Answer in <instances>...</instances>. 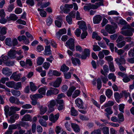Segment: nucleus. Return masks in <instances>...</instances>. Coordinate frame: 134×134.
Listing matches in <instances>:
<instances>
[{"label": "nucleus", "mask_w": 134, "mask_h": 134, "mask_svg": "<svg viewBox=\"0 0 134 134\" xmlns=\"http://www.w3.org/2000/svg\"><path fill=\"white\" fill-rule=\"evenodd\" d=\"M65 45L66 46H68L70 49L72 51L75 50L74 40L72 38L69 39L66 42Z\"/></svg>", "instance_id": "f257e3e1"}, {"label": "nucleus", "mask_w": 134, "mask_h": 134, "mask_svg": "<svg viewBox=\"0 0 134 134\" xmlns=\"http://www.w3.org/2000/svg\"><path fill=\"white\" fill-rule=\"evenodd\" d=\"M134 31L133 28L130 27L128 29L126 30L121 31V33L126 36H131L133 35L132 31Z\"/></svg>", "instance_id": "f03ea898"}, {"label": "nucleus", "mask_w": 134, "mask_h": 134, "mask_svg": "<svg viewBox=\"0 0 134 134\" xmlns=\"http://www.w3.org/2000/svg\"><path fill=\"white\" fill-rule=\"evenodd\" d=\"M59 92V90L57 88L51 87L50 89L48 90L46 95L47 96H51L53 94H56Z\"/></svg>", "instance_id": "7ed1b4c3"}, {"label": "nucleus", "mask_w": 134, "mask_h": 134, "mask_svg": "<svg viewBox=\"0 0 134 134\" xmlns=\"http://www.w3.org/2000/svg\"><path fill=\"white\" fill-rule=\"evenodd\" d=\"M62 82V78L60 77H59L55 81L50 83V84L51 86L54 87H58L60 86Z\"/></svg>", "instance_id": "20e7f679"}, {"label": "nucleus", "mask_w": 134, "mask_h": 134, "mask_svg": "<svg viewBox=\"0 0 134 134\" xmlns=\"http://www.w3.org/2000/svg\"><path fill=\"white\" fill-rule=\"evenodd\" d=\"M86 5L83 7V9L85 11H89L92 9H95L98 8V6L91 3L87 4Z\"/></svg>", "instance_id": "39448f33"}, {"label": "nucleus", "mask_w": 134, "mask_h": 134, "mask_svg": "<svg viewBox=\"0 0 134 134\" xmlns=\"http://www.w3.org/2000/svg\"><path fill=\"white\" fill-rule=\"evenodd\" d=\"M115 61L118 65H124L126 63V60L124 57L120 56L119 58L115 59Z\"/></svg>", "instance_id": "423d86ee"}, {"label": "nucleus", "mask_w": 134, "mask_h": 134, "mask_svg": "<svg viewBox=\"0 0 134 134\" xmlns=\"http://www.w3.org/2000/svg\"><path fill=\"white\" fill-rule=\"evenodd\" d=\"M59 116V114L58 113L55 115L53 114H51L49 116V120L52 122L55 123L58 120Z\"/></svg>", "instance_id": "0eeeda50"}, {"label": "nucleus", "mask_w": 134, "mask_h": 134, "mask_svg": "<svg viewBox=\"0 0 134 134\" xmlns=\"http://www.w3.org/2000/svg\"><path fill=\"white\" fill-rule=\"evenodd\" d=\"M56 104V101L54 100H52L50 101L49 104H48V106L49 108L48 111L51 112L54 110V107Z\"/></svg>", "instance_id": "6e6552de"}, {"label": "nucleus", "mask_w": 134, "mask_h": 134, "mask_svg": "<svg viewBox=\"0 0 134 134\" xmlns=\"http://www.w3.org/2000/svg\"><path fill=\"white\" fill-rule=\"evenodd\" d=\"M111 25H109V34H113L115 32V29L117 27V24L113 22H111Z\"/></svg>", "instance_id": "1a4fd4ad"}, {"label": "nucleus", "mask_w": 134, "mask_h": 134, "mask_svg": "<svg viewBox=\"0 0 134 134\" xmlns=\"http://www.w3.org/2000/svg\"><path fill=\"white\" fill-rule=\"evenodd\" d=\"M76 104L78 108L80 109H82L84 108L82 101L80 98H78L75 100Z\"/></svg>", "instance_id": "9d476101"}, {"label": "nucleus", "mask_w": 134, "mask_h": 134, "mask_svg": "<svg viewBox=\"0 0 134 134\" xmlns=\"http://www.w3.org/2000/svg\"><path fill=\"white\" fill-rule=\"evenodd\" d=\"M78 24L79 25V28L82 29L83 31H85L87 29V27L86 23L83 21H78Z\"/></svg>", "instance_id": "9b49d317"}, {"label": "nucleus", "mask_w": 134, "mask_h": 134, "mask_svg": "<svg viewBox=\"0 0 134 134\" xmlns=\"http://www.w3.org/2000/svg\"><path fill=\"white\" fill-rule=\"evenodd\" d=\"M109 102H108L106 103L103 105L101 107V109H104L105 108H107L105 110V111L106 113H105V115L108 118H109Z\"/></svg>", "instance_id": "f8f14e48"}, {"label": "nucleus", "mask_w": 134, "mask_h": 134, "mask_svg": "<svg viewBox=\"0 0 134 134\" xmlns=\"http://www.w3.org/2000/svg\"><path fill=\"white\" fill-rule=\"evenodd\" d=\"M2 73L7 76H10L12 74V72L10 70L8 67H5L2 69Z\"/></svg>", "instance_id": "ddd939ff"}, {"label": "nucleus", "mask_w": 134, "mask_h": 134, "mask_svg": "<svg viewBox=\"0 0 134 134\" xmlns=\"http://www.w3.org/2000/svg\"><path fill=\"white\" fill-rule=\"evenodd\" d=\"M16 51L13 49H11L8 53V56L11 59H14L16 57Z\"/></svg>", "instance_id": "4468645a"}, {"label": "nucleus", "mask_w": 134, "mask_h": 134, "mask_svg": "<svg viewBox=\"0 0 134 134\" xmlns=\"http://www.w3.org/2000/svg\"><path fill=\"white\" fill-rule=\"evenodd\" d=\"M20 74H17L16 72H15L12 74L10 78L13 79L15 81H18L20 78Z\"/></svg>", "instance_id": "2eb2a0df"}, {"label": "nucleus", "mask_w": 134, "mask_h": 134, "mask_svg": "<svg viewBox=\"0 0 134 134\" xmlns=\"http://www.w3.org/2000/svg\"><path fill=\"white\" fill-rule=\"evenodd\" d=\"M102 19V17L100 15H96L93 18V22L94 24H98L100 23Z\"/></svg>", "instance_id": "dca6fc26"}, {"label": "nucleus", "mask_w": 134, "mask_h": 134, "mask_svg": "<svg viewBox=\"0 0 134 134\" xmlns=\"http://www.w3.org/2000/svg\"><path fill=\"white\" fill-rule=\"evenodd\" d=\"M103 69L105 72H104L102 69L100 71L101 73L105 76H107L108 74L106 72H108L109 69L108 66L107 65H104L103 67Z\"/></svg>", "instance_id": "f3484780"}, {"label": "nucleus", "mask_w": 134, "mask_h": 134, "mask_svg": "<svg viewBox=\"0 0 134 134\" xmlns=\"http://www.w3.org/2000/svg\"><path fill=\"white\" fill-rule=\"evenodd\" d=\"M71 126L75 132H78L80 131V127L77 124L74 123H71Z\"/></svg>", "instance_id": "a211bd4d"}, {"label": "nucleus", "mask_w": 134, "mask_h": 134, "mask_svg": "<svg viewBox=\"0 0 134 134\" xmlns=\"http://www.w3.org/2000/svg\"><path fill=\"white\" fill-rule=\"evenodd\" d=\"M18 18L14 14H11L9 17H7V20L8 21L15 20Z\"/></svg>", "instance_id": "6ab92c4d"}, {"label": "nucleus", "mask_w": 134, "mask_h": 134, "mask_svg": "<svg viewBox=\"0 0 134 134\" xmlns=\"http://www.w3.org/2000/svg\"><path fill=\"white\" fill-rule=\"evenodd\" d=\"M76 89V87L74 86H72L70 87L67 92V96L69 97L71 96L74 91Z\"/></svg>", "instance_id": "aec40b11"}, {"label": "nucleus", "mask_w": 134, "mask_h": 134, "mask_svg": "<svg viewBox=\"0 0 134 134\" xmlns=\"http://www.w3.org/2000/svg\"><path fill=\"white\" fill-rule=\"evenodd\" d=\"M31 117L30 115L26 114L21 119L22 121H29L31 120Z\"/></svg>", "instance_id": "412c9836"}, {"label": "nucleus", "mask_w": 134, "mask_h": 134, "mask_svg": "<svg viewBox=\"0 0 134 134\" xmlns=\"http://www.w3.org/2000/svg\"><path fill=\"white\" fill-rule=\"evenodd\" d=\"M71 60L72 63L74 65H76L77 64L79 65L80 64V60L77 58H71Z\"/></svg>", "instance_id": "4be33fe9"}, {"label": "nucleus", "mask_w": 134, "mask_h": 134, "mask_svg": "<svg viewBox=\"0 0 134 134\" xmlns=\"http://www.w3.org/2000/svg\"><path fill=\"white\" fill-rule=\"evenodd\" d=\"M50 49L51 46H45L44 50L45 55H50L51 54L52 51Z\"/></svg>", "instance_id": "5701e85b"}, {"label": "nucleus", "mask_w": 134, "mask_h": 134, "mask_svg": "<svg viewBox=\"0 0 134 134\" xmlns=\"http://www.w3.org/2000/svg\"><path fill=\"white\" fill-rule=\"evenodd\" d=\"M118 122L119 123L124 121V118L122 113H120L118 114Z\"/></svg>", "instance_id": "b1692460"}, {"label": "nucleus", "mask_w": 134, "mask_h": 134, "mask_svg": "<svg viewBox=\"0 0 134 134\" xmlns=\"http://www.w3.org/2000/svg\"><path fill=\"white\" fill-rule=\"evenodd\" d=\"M20 126L19 124H17L15 125V124H13L9 125L8 127V129L10 131H12V130L15 129L17 128L18 127H19Z\"/></svg>", "instance_id": "393cba45"}, {"label": "nucleus", "mask_w": 134, "mask_h": 134, "mask_svg": "<svg viewBox=\"0 0 134 134\" xmlns=\"http://www.w3.org/2000/svg\"><path fill=\"white\" fill-rule=\"evenodd\" d=\"M105 30L107 31H106L104 30H101V32L102 33L103 35L104 36L108 35V33L109 32V25H107L105 26Z\"/></svg>", "instance_id": "a878e982"}, {"label": "nucleus", "mask_w": 134, "mask_h": 134, "mask_svg": "<svg viewBox=\"0 0 134 134\" xmlns=\"http://www.w3.org/2000/svg\"><path fill=\"white\" fill-rule=\"evenodd\" d=\"M122 94L121 92L119 94L118 92H116L114 94V97L115 98L117 101L118 102V100H119V99H121L122 97Z\"/></svg>", "instance_id": "bb28decb"}, {"label": "nucleus", "mask_w": 134, "mask_h": 134, "mask_svg": "<svg viewBox=\"0 0 134 134\" xmlns=\"http://www.w3.org/2000/svg\"><path fill=\"white\" fill-rule=\"evenodd\" d=\"M121 94H122V97L124 96L125 97V100H127V98L129 96V97L131 96L130 93L127 92L126 91H122Z\"/></svg>", "instance_id": "cd10ccee"}, {"label": "nucleus", "mask_w": 134, "mask_h": 134, "mask_svg": "<svg viewBox=\"0 0 134 134\" xmlns=\"http://www.w3.org/2000/svg\"><path fill=\"white\" fill-rule=\"evenodd\" d=\"M7 30V28L5 27H0V34L2 35H5Z\"/></svg>", "instance_id": "c85d7f7f"}, {"label": "nucleus", "mask_w": 134, "mask_h": 134, "mask_svg": "<svg viewBox=\"0 0 134 134\" xmlns=\"http://www.w3.org/2000/svg\"><path fill=\"white\" fill-rule=\"evenodd\" d=\"M69 70V68L64 64L61 67L60 70L64 72L67 71Z\"/></svg>", "instance_id": "c756f323"}, {"label": "nucleus", "mask_w": 134, "mask_h": 134, "mask_svg": "<svg viewBox=\"0 0 134 134\" xmlns=\"http://www.w3.org/2000/svg\"><path fill=\"white\" fill-rule=\"evenodd\" d=\"M47 88L46 87L40 88L38 91V92L42 95H44L46 94V90Z\"/></svg>", "instance_id": "7c9ffc66"}, {"label": "nucleus", "mask_w": 134, "mask_h": 134, "mask_svg": "<svg viewBox=\"0 0 134 134\" xmlns=\"http://www.w3.org/2000/svg\"><path fill=\"white\" fill-rule=\"evenodd\" d=\"M44 59L42 57H38L37 58V64L38 65H41L44 62Z\"/></svg>", "instance_id": "2f4dec72"}, {"label": "nucleus", "mask_w": 134, "mask_h": 134, "mask_svg": "<svg viewBox=\"0 0 134 134\" xmlns=\"http://www.w3.org/2000/svg\"><path fill=\"white\" fill-rule=\"evenodd\" d=\"M5 43L6 45L9 46H12V41L10 38H7L5 40Z\"/></svg>", "instance_id": "473e14b6"}, {"label": "nucleus", "mask_w": 134, "mask_h": 134, "mask_svg": "<svg viewBox=\"0 0 134 134\" xmlns=\"http://www.w3.org/2000/svg\"><path fill=\"white\" fill-rule=\"evenodd\" d=\"M38 10L40 11V15L42 17H45L46 16L47 13L46 12L44 11L43 9L38 8Z\"/></svg>", "instance_id": "72a5a7b5"}, {"label": "nucleus", "mask_w": 134, "mask_h": 134, "mask_svg": "<svg viewBox=\"0 0 134 134\" xmlns=\"http://www.w3.org/2000/svg\"><path fill=\"white\" fill-rule=\"evenodd\" d=\"M14 83L15 82L13 81H10L6 82L5 84L9 87L14 88Z\"/></svg>", "instance_id": "f704fd0d"}, {"label": "nucleus", "mask_w": 134, "mask_h": 134, "mask_svg": "<svg viewBox=\"0 0 134 134\" xmlns=\"http://www.w3.org/2000/svg\"><path fill=\"white\" fill-rule=\"evenodd\" d=\"M22 85L21 82H17L16 84L14 83V88L16 90H19L21 88Z\"/></svg>", "instance_id": "c9c22d12"}, {"label": "nucleus", "mask_w": 134, "mask_h": 134, "mask_svg": "<svg viewBox=\"0 0 134 134\" xmlns=\"http://www.w3.org/2000/svg\"><path fill=\"white\" fill-rule=\"evenodd\" d=\"M11 91L12 94L14 96H19L21 94L20 92L19 91H16L12 89Z\"/></svg>", "instance_id": "e433bc0d"}, {"label": "nucleus", "mask_w": 134, "mask_h": 134, "mask_svg": "<svg viewBox=\"0 0 134 134\" xmlns=\"http://www.w3.org/2000/svg\"><path fill=\"white\" fill-rule=\"evenodd\" d=\"M71 114L75 116H76L78 115L77 111L73 107L71 108Z\"/></svg>", "instance_id": "4c0bfd02"}, {"label": "nucleus", "mask_w": 134, "mask_h": 134, "mask_svg": "<svg viewBox=\"0 0 134 134\" xmlns=\"http://www.w3.org/2000/svg\"><path fill=\"white\" fill-rule=\"evenodd\" d=\"M103 0H91V2L92 3H94L96 1H100V2H99L96 3V5L97 6H98L99 7L100 5H103Z\"/></svg>", "instance_id": "58836bf2"}, {"label": "nucleus", "mask_w": 134, "mask_h": 134, "mask_svg": "<svg viewBox=\"0 0 134 134\" xmlns=\"http://www.w3.org/2000/svg\"><path fill=\"white\" fill-rule=\"evenodd\" d=\"M32 112V110H29L23 109L20 112V114L21 115H23L26 113H31Z\"/></svg>", "instance_id": "ea45409f"}, {"label": "nucleus", "mask_w": 134, "mask_h": 134, "mask_svg": "<svg viewBox=\"0 0 134 134\" xmlns=\"http://www.w3.org/2000/svg\"><path fill=\"white\" fill-rule=\"evenodd\" d=\"M19 125L20 126H21L22 127H25L26 128H27L29 126L28 122L22 121L20 122Z\"/></svg>", "instance_id": "a19ab883"}, {"label": "nucleus", "mask_w": 134, "mask_h": 134, "mask_svg": "<svg viewBox=\"0 0 134 134\" xmlns=\"http://www.w3.org/2000/svg\"><path fill=\"white\" fill-rule=\"evenodd\" d=\"M30 88L32 91H35L37 89V86L34 85V84L32 82H30Z\"/></svg>", "instance_id": "79ce46f5"}, {"label": "nucleus", "mask_w": 134, "mask_h": 134, "mask_svg": "<svg viewBox=\"0 0 134 134\" xmlns=\"http://www.w3.org/2000/svg\"><path fill=\"white\" fill-rule=\"evenodd\" d=\"M109 70L112 72L115 71V68L112 62H109Z\"/></svg>", "instance_id": "37998d69"}, {"label": "nucleus", "mask_w": 134, "mask_h": 134, "mask_svg": "<svg viewBox=\"0 0 134 134\" xmlns=\"http://www.w3.org/2000/svg\"><path fill=\"white\" fill-rule=\"evenodd\" d=\"M80 93V91L79 90H76L72 95V98H75L79 95Z\"/></svg>", "instance_id": "c03bdc74"}, {"label": "nucleus", "mask_w": 134, "mask_h": 134, "mask_svg": "<svg viewBox=\"0 0 134 134\" xmlns=\"http://www.w3.org/2000/svg\"><path fill=\"white\" fill-rule=\"evenodd\" d=\"M1 58L2 61V63L3 62L4 64L8 61V57L7 55L3 56L2 55L1 57Z\"/></svg>", "instance_id": "a18cd8bd"}, {"label": "nucleus", "mask_w": 134, "mask_h": 134, "mask_svg": "<svg viewBox=\"0 0 134 134\" xmlns=\"http://www.w3.org/2000/svg\"><path fill=\"white\" fill-rule=\"evenodd\" d=\"M14 8V5L13 4H10L8 6L6 11L8 12H11L12 11Z\"/></svg>", "instance_id": "49530a36"}, {"label": "nucleus", "mask_w": 134, "mask_h": 134, "mask_svg": "<svg viewBox=\"0 0 134 134\" xmlns=\"http://www.w3.org/2000/svg\"><path fill=\"white\" fill-rule=\"evenodd\" d=\"M39 122L42 126L46 127L47 126L46 122L44 121L42 119H40L39 121Z\"/></svg>", "instance_id": "de8ad7c7"}, {"label": "nucleus", "mask_w": 134, "mask_h": 134, "mask_svg": "<svg viewBox=\"0 0 134 134\" xmlns=\"http://www.w3.org/2000/svg\"><path fill=\"white\" fill-rule=\"evenodd\" d=\"M117 45L118 47L119 48H121L125 45L126 42L125 41H123L117 43Z\"/></svg>", "instance_id": "09e8293b"}, {"label": "nucleus", "mask_w": 134, "mask_h": 134, "mask_svg": "<svg viewBox=\"0 0 134 134\" xmlns=\"http://www.w3.org/2000/svg\"><path fill=\"white\" fill-rule=\"evenodd\" d=\"M50 64L48 62H45L43 64V66L44 68L47 70L49 67Z\"/></svg>", "instance_id": "8fccbe9b"}, {"label": "nucleus", "mask_w": 134, "mask_h": 134, "mask_svg": "<svg viewBox=\"0 0 134 134\" xmlns=\"http://www.w3.org/2000/svg\"><path fill=\"white\" fill-rule=\"evenodd\" d=\"M47 110V108L46 107H42L40 109L41 113V114H43L46 112Z\"/></svg>", "instance_id": "3c124183"}, {"label": "nucleus", "mask_w": 134, "mask_h": 134, "mask_svg": "<svg viewBox=\"0 0 134 134\" xmlns=\"http://www.w3.org/2000/svg\"><path fill=\"white\" fill-rule=\"evenodd\" d=\"M97 87L98 90H100L102 86L101 81L99 79H98L97 80Z\"/></svg>", "instance_id": "603ef678"}, {"label": "nucleus", "mask_w": 134, "mask_h": 134, "mask_svg": "<svg viewBox=\"0 0 134 134\" xmlns=\"http://www.w3.org/2000/svg\"><path fill=\"white\" fill-rule=\"evenodd\" d=\"M102 131L104 134H109V128L108 127L105 126L103 127Z\"/></svg>", "instance_id": "864d4df0"}, {"label": "nucleus", "mask_w": 134, "mask_h": 134, "mask_svg": "<svg viewBox=\"0 0 134 134\" xmlns=\"http://www.w3.org/2000/svg\"><path fill=\"white\" fill-rule=\"evenodd\" d=\"M26 66L27 65L31 67L32 65V61L30 59H26Z\"/></svg>", "instance_id": "5fc2aeb1"}, {"label": "nucleus", "mask_w": 134, "mask_h": 134, "mask_svg": "<svg viewBox=\"0 0 134 134\" xmlns=\"http://www.w3.org/2000/svg\"><path fill=\"white\" fill-rule=\"evenodd\" d=\"M10 109L11 110L14 112L18 111L20 109V108L12 106L10 107Z\"/></svg>", "instance_id": "6e6d98bb"}, {"label": "nucleus", "mask_w": 134, "mask_h": 134, "mask_svg": "<svg viewBox=\"0 0 134 134\" xmlns=\"http://www.w3.org/2000/svg\"><path fill=\"white\" fill-rule=\"evenodd\" d=\"M55 132L57 134H59L60 132L63 131V129L59 126H57L56 127L55 130Z\"/></svg>", "instance_id": "4d7b16f0"}, {"label": "nucleus", "mask_w": 134, "mask_h": 134, "mask_svg": "<svg viewBox=\"0 0 134 134\" xmlns=\"http://www.w3.org/2000/svg\"><path fill=\"white\" fill-rule=\"evenodd\" d=\"M122 80L124 82L127 83L130 81V79L129 78V76H128L127 75H126L125 77L123 78Z\"/></svg>", "instance_id": "13d9d810"}, {"label": "nucleus", "mask_w": 134, "mask_h": 134, "mask_svg": "<svg viewBox=\"0 0 134 134\" xmlns=\"http://www.w3.org/2000/svg\"><path fill=\"white\" fill-rule=\"evenodd\" d=\"M15 121V120L13 118V116H11L10 117L9 119L8 120V122L10 124L14 123Z\"/></svg>", "instance_id": "bf43d9fd"}, {"label": "nucleus", "mask_w": 134, "mask_h": 134, "mask_svg": "<svg viewBox=\"0 0 134 134\" xmlns=\"http://www.w3.org/2000/svg\"><path fill=\"white\" fill-rule=\"evenodd\" d=\"M51 16H49L47 20V24L48 25H51L52 22V20L51 18Z\"/></svg>", "instance_id": "052dcab7"}, {"label": "nucleus", "mask_w": 134, "mask_h": 134, "mask_svg": "<svg viewBox=\"0 0 134 134\" xmlns=\"http://www.w3.org/2000/svg\"><path fill=\"white\" fill-rule=\"evenodd\" d=\"M116 79V76L113 73H109V79H112L113 81L115 82Z\"/></svg>", "instance_id": "680f3d73"}, {"label": "nucleus", "mask_w": 134, "mask_h": 134, "mask_svg": "<svg viewBox=\"0 0 134 134\" xmlns=\"http://www.w3.org/2000/svg\"><path fill=\"white\" fill-rule=\"evenodd\" d=\"M81 33V30L78 28L77 29L75 32V34L77 37H79L80 36Z\"/></svg>", "instance_id": "e2e57ef3"}, {"label": "nucleus", "mask_w": 134, "mask_h": 134, "mask_svg": "<svg viewBox=\"0 0 134 134\" xmlns=\"http://www.w3.org/2000/svg\"><path fill=\"white\" fill-rule=\"evenodd\" d=\"M93 49L94 51H99L101 50V48L97 45H94Z\"/></svg>", "instance_id": "0e129e2a"}, {"label": "nucleus", "mask_w": 134, "mask_h": 134, "mask_svg": "<svg viewBox=\"0 0 134 134\" xmlns=\"http://www.w3.org/2000/svg\"><path fill=\"white\" fill-rule=\"evenodd\" d=\"M125 105L124 104H121L119 105V109L120 111L122 113L124 112V108Z\"/></svg>", "instance_id": "69168bd1"}, {"label": "nucleus", "mask_w": 134, "mask_h": 134, "mask_svg": "<svg viewBox=\"0 0 134 134\" xmlns=\"http://www.w3.org/2000/svg\"><path fill=\"white\" fill-rule=\"evenodd\" d=\"M22 12V9L19 8H16L15 10V13L17 14L21 13Z\"/></svg>", "instance_id": "338daca9"}, {"label": "nucleus", "mask_w": 134, "mask_h": 134, "mask_svg": "<svg viewBox=\"0 0 134 134\" xmlns=\"http://www.w3.org/2000/svg\"><path fill=\"white\" fill-rule=\"evenodd\" d=\"M101 131L99 129L95 130L92 131L91 134H101Z\"/></svg>", "instance_id": "774afa93"}]
</instances>
